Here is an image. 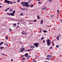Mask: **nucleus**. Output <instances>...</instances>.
I'll use <instances>...</instances> for the list:
<instances>
[{
	"instance_id": "f257e3e1",
	"label": "nucleus",
	"mask_w": 62,
	"mask_h": 62,
	"mask_svg": "<svg viewBox=\"0 0 62 62\" xmlns=\"http://www.w3.org/2000/svg\"><path fill=\"white\" fill-rule=\"evenodd\" d=\"M47 42V45L48 46H49V45H51V42H50V41H51V39H48L46 40Z\"/></svg>"
},
{
	"instance_id": "f03ea898",
	"label": "nucleus",
	"mask_w": 62,
	"mask_h": 62,
	"mask_svg": "<svg viewBox=\"0 0 62 62\" xmlns=\"http://www.w3.org/2000/svg\"><path fill=\"white\" fill-rule=\"evenodd\" d=\"M28 4H24L23 5V7H26L27 8H29V7H30V5H29Z\"/></svg>"
},
{
	"instance_id": "7ed1b4c3",
	"label": "nucleus",
	"mask_w": 62,
	"mask_h": 62,
	"mask_svg": "<svg viewBox=\"0 0 62 62\" xmlns=\"http://www.w3.org/2000/svg\"><path fill=\"white\" fill-rule=\"evenodd\" d=\"M24 49H25L24 48H20V50H19V52L22 53V52H23V50H24Z\"/></svg>"
},
{
	"instance_id": "20e7f679",
	"label": "nucleus",
	"mask_w": 62,
	"mask_h": 62,
	"mask_svg": "<svg viewBox=\"0 0 62 62\" xmlns=\"http://www.w3.org/2000/svg\"><path fill=\"white\" fill-rule=\"evenodd\" d=\"M46 57L49 59V60L52 58V56L50 55H48L46 56Z\"/></svg>"
},
{
	"instance_id": "39448f33",
	"label": "nucleus",
	"mask_w": 62,
	"mask_h": 62,
	"mask_svg": "<svg viewBox=\"0 0 62 62\" xmlns=\"http://www.w3.org/2000/svg\"><path fill=\"white\" fill-rule=\"evenodd\" d=\"M5 2H6V3H8V4H9L10 3V1H7L6 0L5 1Z\"/></svg>"
},
{
	"instance_id": "423d86ee",
	"label": "nucleus",
	"mask_w": 62,
	"mask_h": 62,
	"mask_svg": "<svg viewBox=\"0 0 62 62\" xmlns=\"http://www.w3.org/2000/svg\"><path fill=\"white\" fill-rule=\"evenodd\" d=\"M25 55V57H28V54L27 53H26Z\"/></svg>"
},
{
	"instance_id": "0eeeda50",
	"label": "nucleus",
	"mask_w": 62,
	"mask_h": 62,
	"mask_svg": "<svg viewBox=\"0 0 62 62\" xmlns=\"http://www.w3.org/2000/svg\"><path fill=\"white\" fill-rule=\"evenodd\" d=\"M16 23H14L13 25V27H15L16 26Z\"/></svg>"
},
{
	"instance_id": "6e6552de",
	"label": "nucleus",
	"mask_w": 62,
	"mask_h": 62,
	"mask_svg": "<svg viewBox=\"0 0 62 62\" xmlns=\"http://www.w3.org/2000/svg\"><path fill=\"white\" fill-rule=\"evenodd\" d=\"M43 20H42L40 22V24L41 25H42V24H43Z\"/></svg>"
},
{
	"instance_id": "1a4fd4ad",
	"label": "nucleus",
	"mask_w": 62,
	"mask_h": 62,
	"mask_svg": "<svg viewBox=\"0 0 62 62\" xmlns=\"http://www.w3.org/2000/svg\"><path fill=\"white\" fill-rule=\"evenodd\" d=\"M46 7H44L43 8H42V10H45V9H46Z\"/></svg>"
},
{
	"instance_id": "9d476101",
	"label": "nucleus",
	"mask_w": 62,
	"mask_h": 62,
	"mask_svg": "<svg viewBox=\"0 0 62 62\" xmlns=\"http://www.w3.org/2000/svg\"><path fill=\"white\" fill-rule=\"evenodd\" d=\"M9 11H10V12H11V11H13V9L12 8L10 9L9 10Z\"/></svg>"
},
{
	"instance_id": "9b49d317",
	"label": "nucleus",
	"mask_w": 62,
	"mask_h": 62,
	"mask_svg": "<svg viewBox=\"0 0 62 62\" xmlns=\"http://www.w3.org/2000/svg\"><path fill=\"white\" fill-rule=\"evenodd\" d=\"M11 16H14V14L13 13H11Z\"/></svg>"
},
{
	"instance_id": "f8f14e48",
	"label": "nucleus",
	"mask_w": 62,
	"mask_h": 62,
	"mask_svg": "<svg viewBox=\"0 0 62 62\" xmlns=\"http://www.w3.org/2000/svg\"><path fill=\"white\" fill-rule=\"evenodd\" d=\"M38 44H39V43H35V44H33L34 45V46H36Z\"/></svg>"
},
{
	"instance_id": "ddd939ff",
	"label": "nucleus",
	"mask_w": 62,
	"mask_h": 62,
	"mask_svg": "<svg viewBox=\"0 0 62 62\" xmlns=\"http://www.w3.org/2000/svg\"><path fill=\"white\" fill-rule=\"evenodd\" d=\"M3 43H4V42H0V46L2 45V44H3Z\"/></svg>"
},
{
	"instance_id": "4468645a",
	"label": "nucleus",
	"mask_w": 62,
	"mask_h": 62,
	"mask_svg": "<svg viewBox=\"0 0 62 62\" xmlns=\"http://www.w3.org/2000/svg\"><path fill=\"white\" fill-rule=\"evenodd\" d=\"M33 62H36V60L35 59H33Z\"/></svg>"
},
{
	"instance_id": "2eb2a0df",
	"label": "nucleus",
	"mask_w": 62,
	"mask_h": 62,
	"mask_svg": "<svg viewBox=\"0 0 62 62\" xmlns=\"http://www.w3.org/2000/svg\"><path fill=\"white\" fill-rule=\"evenodd\" d=\"M23 4H28V2L27 3V2H23Z\"/></svg>"
},
{
	"instance_id": "dca6fc26",
	"label": "nucleus",
	"mask_w": 62,
	"mask_h": 62,
	"mask_svg": "<svg viewBox=\"0 0 62 62\" xmlns=\"http://www.w3.org/2000/svg\"><path fill=\"white\" fill-rule=\"evenodd\" d=\"M24 15L23 13H21V14H20V16H23Z\"/></svg>"
},
{
	"instance_id": "f3484780",
	"label": "nucleus",
	"mask_w": 62,
	"mask_h": 62,
	"mask_svg": "<svg viewBox=\"0 0 62 62\" xmlns=\"http://www.w3.org/2000/svg\"><path fill=\"white\" fill-rule=\"evenodd\" d=\"M21 9L23 11L24 10H25V9H24L22 8H21Z\"/></svg>"
},
{
	"instance_id": "a211bd4d",
	"label": "nucleus",
	"mask_w": 62,
	"mask_h": 62,
	"mask_svg": "<svg viewBox=\"0 0 62 62\" xmlns=\"http://www.w3.org/2000/svg\"><path fill=\"white\" fill-rule=\"evenodd\" d=\"M57 12H58V14H59V13H60V12H59V10H57Z\"/></svg>"
},
{
	"instance_id": "6ab92c4d",
	"label": "nucleus",
	"mask_w": 62,
	"mask_h": 62,
	"mask_svg": "<svg viewBox=\"0 0 62 62\" xmlns=\"http://www.w3.org/2000/svg\"><path fill=\"white\" fill-rule=\"evenodd\" d=\"M30 5L31 6L34 7V5L33 4H30Z\"/></svg>"
},
{
	"instance_id": "aec40b11",
	"label": "nucleus",
	"mask_w": 62,
	"mask_h": 62,
	"mask_svg": "<svg viewBox=\"0 0 62 62\" xmlns=\"http://www.w3.org/2000/svg\"><path fill=\"white\" fill-rule=\"evenodd\" d=\"M44 39V37H42L41 38V40H42V39Z\"/></svg>"
},
{
	"instance_id": "412c9836",
	"label": "nucleus",
	"mask_w": 62,
	"mask_h": 62,
	"mask_svg": "<svg viewBox=\"0 0 62 62\" xmlns=\"http://www.w3.org/2000/svg\"><path fill=\"white\" fill-rule=\"evenodd\" d=\"M9 30H10V32H11V31H12V29H11L10 28H9Z\"/></svg>"
},
{
	"instance_id": "4be33fe9",
	"label": "nucleus",
	"mask_w": 62,
	"mask_h": 62,
	"mask_svg": "<svg viewBox=\"0 0 62 62\" xmlns=\"http://www.w3.org/2000/svg\"><path fill=\"white\" fill-rule=\"evenodd\" d=\"M37 16L38 18V19H40V17H39V15H38Z\"/></svg>"
},
{
	"instance_id": "5701e85b",
	"label": "nucleus",
	"mask_w": 62,
	"mask_h": 62,
	"mask_svg": "<svg viewBox=\"0 0 62 62\" xmlns=\"http://www.w3.org/2000/svg\"><path fill=\"white\" fill-rule=\"evenodd\" d=\"M43 32L44 33H46V32H47V31L46 30H44L43 31Z\"/></svg>"
},
{
	"instance_id": "b1692460",
	"label": "nucleus",
	"mask_w": 62,
	"mask_h": 62,
	"mask_svg": "<svg viewBox=\"0 0 62 62\" xmlns=\"http://www.w3.org/2000/svg\"><path fill=\"white\" fill-rule=\"evenodd\" d=\"M10 3L11 4H12L13 3V2H12V1H10Z\"/></svg>"
},
{
	"instance_id": "393cba45",
	"label": "nucleus",
	"mask_w": 62,
	"mask_h": 62,
	"mask_svg": "<svg viewBox=\"0 0 62 62\" xmlns=\"http://www.w3.org/2000/svg\"><path fill=\"white\" fill-rule=\"evenodd\" d=\"M4 47H0V49L1 50H2V48H4Z\"/></svg>"
},
{
	"instance_id": "a878e982",
	"label": "nucleus",
	"mask_w": 62,
	"mask_h": 62,
	"mask_svg": "<svg viewBox=\"0 0 62 62\" xmlns=\"http://www.w3.org/2000/svg\"><path fill=\"white\" fill-rule=\"evenodd\" d=\"M15 12V10H14L13 11V13L14 14V13Z\"/></svg>"
},
{
	"instance_id": "bb28decb",
	"label": "nucleus",
	"mask_w": 62,
	"mask_h": 62,
	"mask_svg": "<svg viewBox=\"0 0 62 62\" xmlns=\"http://www.w3.org/2000/svg\"><path fill=\"white\" fill-rule=\"evenodd\" d=\"M48 1H49V2H52V0H49Z\"/></svg>"
},
{
	"instance_id": "cd10ccee",
	"label": "nucleus",
	"mask_w": 62,
	"mask_h": 62,
	"mask_svg": "<svg viewBox=\"0 0 62 62\" xmlns=\"http://www.w3.org/2000/svg\"><path fill=\"white\" fill-rule=\"evenodd\" d=\"M5 39L6 40L8 39V37H5Z\"/></svg>"
},
{
	"instance_id": "c85d7f7f",
	"label": "nucleus",
	"mask_w": 62,
	"mask_h": 62,
	"mask_svg": "<svg viewBox=\"0 0 62 62\" xmlns=\"http://www.w3.org/2000/svg\"><path fill=\"white\" fill-rule=\"evenodd\" d=\"M53 16H54V15H52L50 16V17L51 18H53Z\"/></svg>"
},
{
	"instance_id": "c756f323",
	"label": "nucleus",
	"mask_w": 62,
	"mask_h": 62,
	"mask_svg": "<svg viewBox=\"0 0 62 62\" xmlns=\"http://www.w3.org/2000/svg\"><path fill=\"white\" fill-rule=\"evenodd\" d=\"M39 43L38 44L36 45V48H37V47H38V45H39Z\"/></svg>"
},
{
	"instance_id": "7c9ffc66",
	"label": "nucleus",
	"mask_w": 62,
	"mask_h": 62,
	"mask_svg": "<svg viewBox=\"0 0 62 62\" xmlns=\"http://www.w3.org/2000/svg\"><path fill=\"white\" fill-rule=\"evenodd\" d=\"M46 59L47 60H50V59L49 58H46V59Z\"/></svg>"
},
{
	"instance_id": "2f4dec72",
	"label": "nucleus",
	"mask_w": 62,
	"mask_h": 62,
	"mask_svg": "<svg viewBox=\"0 0 62 62\" xmlns=\"http://www.w3.org/2000/svg\"><path fill=\"white\" fill-rule=\"evenodd\" d=\"M36 21H37V20H34V22L35 23Z\"/></svg>"
},
{
	"instance_id": "473e14b6",
	"label": "nucleus",
	"mask_w": 62,
	"mask_h": 62,
	"mask_svg": "<svg viewBox=\"0 0 62 62\" xmlns=\"http://www.w3.org/2000/svg\"><path fill=\"white\" fill-rule=\"evenodd\" d=\"M56 48H58L59 47V46L58 45H57L56 46Z\"/></svg>"
},
{
	"instance_id": "72a5a7b5",
	"label": "nucleus",
	"mask_w": 62,
	"mask_h": 62,
	"mask_svg": "<svg viewBox=\"0 0 62 62\" xmlns=\"http://www.w3.org/2000/svg\"><path fill=\"white\" fill-rule=\"evenodd\" d=\"M52 48H53V46H52L51 47H50L49 49H52Z\"/></svg>"
},
{
	"instance_id": "f704fd0d",
	"label": "nucleus",
	"mask_w": 62,
	"mask_h": 62,
	"mask_svg": "<svg viewBox=\"0 0 62 62\" xmlns=\"http://www.w3.org/2000/svg\"><path fill=\"white\" fill-rule=\"evenodd\" d=\"M22 34H23V35L24 34V33H23V31H22Z\"/></svg>"
},
{
	"instance_id": "c9c22d12",
	"label": "nucleus",
	"mask_w": 62,
	"mask_h": 62,
	"mask_svg": "<svg viewBox=\"0 0 62 62\" xmlns=\"http://www.w3.org/2000/svg\"><path fill=\"white\" fill-rule=\"evenodd\" d=\"M21 4H22V5H23V4H24L23 3V2H22L21 3Z\"/></svg>"
},
{
	"instance_id": "e433bc0d",
	"label": "nucleus",
	"mask_w": 62,
	"mask_h": 62,
	"mask_svg": "<svg viewBox=\"0 0 62 62\" xmlns=\"http://www.w3.org/2000/svg\"><path fill=\"white\" fill-rule=\"evenodd\" d=\"M54 40L52 41V45H54V42H53Z\"/></svg>"
},
{
	"instance_id": "4c0bfd02",
	"label": "nucleus",
	"mask_w": 62,
	"mask_h": 62,
	"mask_svg": "<svg viewBox=\"0 0 62 62\" xmlns=\"http://www.w3.org/2000/svg\"><path fill=\"white\" fill-rule=\"evenodd\" d=\"M30 48H33V46H30Z\"/></svg>"
},
{
	"instance_id": "58836bf2",
	"label": "nucleus",
	"mask_w": 62,
	"mask_h": 62,
	"mask_svg": "<svg viewBox=\"0 0 62 62\" xmlns=\"http://www.w3.org/2000/svg\"><path fill=\"white\" fill-rule=\"evenodd\" d=\"M22 59H23V60H25V58H22Z\"/></svg>"
},
{
	"instance_id": "ea45409f",
	"label": "nucleus",
	"mask_w": 62,
	"mask_h": 62,
	"mask_svg": "<svg viewBox=\"0 0 62 62\" xmlns=\"http://www.w3.org/2000/svg\"><path fill=\"white\" fill-rule=\"evenodd\" d=\"M31 57V56L30 55H29V56L28 57V58H29L30 57Z\"/></svg>"
},
{
	"instance_id": "a19ab883",
	"label": "nucleus",
	"mask_w": 62,
	"mask_h": 62,
	"mask_svg": "<svg viewBox=\"0 0 62 62\" xmlns=\"http://www.w3.org/2000/svg\"><path fill=\"white\" fill-rule=\"evenodd\" d=\"M27 51H28V52L29 51H31V50H30H30H27Z\"/></svg>"
},
{
	"instance_id": "79ce46f5",
	"label": "nucleus",
	"mask_w": 62,
	"mask_h": 62,
	"mask_svg": "<svg viewBox=\"0 0 62 62\" xmlns=\"http://www.w3.org/2000/svg\"><path fill=\"white\" fill-rule=\"evenodd\" d=\"M5 45H6L7 46H8V44H5Z\"/></svg>"
},
{
	"instance_id": "37998d69",
	"label": "nucleus",
	"mask_w": 62,
	"mask_h": 62,
	"mask_svg": "<svg viewBox=\"0 0 62 62\" xmlns=\"http://www.w3.org/2000/svg\"><path fill=\"white\" fill-rule=\"evenodd\" d=\"M19 27V25H18L17 26V27H16V28H17L18 27Z\"/></svg>"
},
{
	"instance_id": "c03bdc74",
	"label": "nucleus",
	"mask_w": 62,
	"mask_h": 62,
	"mask_svg": "<svg viewBox=\"0 0 62 62\" xmlns=\"http://www.w3.org/2000/svg\"><path fill=\"white\" fill-rule=\"evenodd\" d=\"M41 28H40V33H41Z\"/></svg>"
},
{
	"instance_id": "a18cd8bd",
	"label": "nucleus",
	"mask_w": 62,
	"mask_h": 62,
	"mask_svg": "<svg viewBox=\"0 0 62 62\" xmlns=\"http://www.w3.org/2000/svg\"><path fill=\"white\" fill-rule=\"evenodd\" d=\"M17 2H18V3H19V2H20V0H18Z\"/></svg>"
},
{
	"instance_id": "49530a36",
	"label": "nucleus",
	"mask_w": 62,
	"mask_h": 62,
	"mask_svg": "<svg viewBox=\"0 0 62 62\" xmlns=\"http://www.w3.org/2000/svg\"><path fill=\"white\" fill-rule=\"evenodd\" d=\"M1 54L2 55H5V54L3 53L2 54Z\"/></svg>"
},
{
	"instance_id": "de8ad7c7",
	"label": "nucleus",
	"mask_w": 62,
	"mask_h": 62,
	"mask_svg": "<svg viewBox=\"0 0 62 62\" xmlns=\"http://www.w3.org/2000/svg\"><path fill=\"white\" fill-rule=\"evenodd\" d=\"M11 15V13H9L8 14V15Z\"/></svg>"
},
{
	"instance_id": "09e8293b",
	"label": "nucleus",
	"mask_w": 62,
	"mask_h": 62,
	"mask_svg": "<svg viewBox=\"0 0 62 62\" xmlns=\"http://www.w3.org/2000/svg\"><path fill=\"white\" fill-rule=\"evenodd\" d=\"M43 43H45V40H43Z\"/></svg>"
},
{
	"instance_id": "8fccbe9b",
	"label": "nucleus",
	"mask_w": 62,
	"mask_h": 62,
	"mask_svg": "<svg viewBox=\"0 0 62 62\" xmlns=\"http://www.w3.org/2000/svg\"><path fill=\"white\" fill-rule=\"evenodd\" d=\"M38 3L39 4H41V2H38Z\"/></svg>"
},
{
	"instance_id": "3c124183",
	"label": "nucleus",
	"mask_w": 62,
	"mask_h": 62,
	"mask_svg": "<svg viewBox=\"0 0 62 62\" xmlns=\"http://www.w3.org/2000/svg\"><path fill=\"white\" fill-rule=\"evenodd\" d=\"M9 8H7V10H8V9H9Z\"/></svg>"
},
{
	"instance_id": "603ef678",
	"label": "nucleus",
	"mask_w": 62,
	"mask_h": 62,
	"mask_svg": "<svg viewBox=\"0 0 62 62\" xmlns=\"http://www.w3.org/2000/svg\"><path fill=\"white\" fill-rule=\"evenodd\" d=\"M56 39H57V40H59V38H56Z\"/></svg>"
},
{
	"instance_id": "864d4df0",
	"label": "nucleus",
	"mask_w": 62,
	"mask_h": 62,
	"mask_svg": "<svg viewBox=\"0 0 62 62\" xmlns=\"http://www.w3.org/2000/svg\"><path fill=\"white\" fill-rule=\"evenodd\" d=\"M60 35V34H59V36H57V38H59V35Z\"/></svg>"
},
{
	"instance_id": "5fc2aeb1",
	"label": "nucleus",
	"mask_w": 62,
	"mask_h": 62,
	"mask_svg": "<svg viewBox=\"0 0 62 62\" xmlns=\"http://www.w3.org/2000/svg\"><path fill=\"white\" fill-rule=\"evenodd\" d=\"M5 11H8V10H7V9H6L5 10Z\"/></svg>"
},
{
	"instance_id": "6e6d98bb",
	"label": "nucleus",
	"mask_w": 62,
	"mask_h": 62,
	"mask_svg": "<svg viewBox=\"0 0 62 62\" xmlns=\"http://www.w3.org/2000/svg\"><path fill=\"white\" fill-rule=\"evenodd\" d=\"M35 56V57H39V56H38V55H37Z\"/></svg>"
},
{
	"instance_id": "4d7b16f0",
	"label": "nucleus",
	"mask_w": 62,
	"mask_h": 62,
	"mask_svg": "<svg viewBox=\"0 0 62 62\" xmlns=\"http://www.w3.org/2000/svg\"><path fill=\"white\" fill-rule=\"evenodd\" d=\"M32 48H35V47H35V46H32Z\"/></svg>"
},
{
	"instance_id": "13d9d810",
	"label": "nucleus",
	"mask_w": 62,
	"mask_h": 62,
	"mask_svg": "<svg viewBox=\"0 0 62 62\" xmlns=\"http://www.w3.org/2000/svg\"><path fill=\"white\" fill-rule=\"evenodd\" d=\"M46 26L48 27H49V26L48 25H46Z\"/></svg>"
},
{
	"instance_id": "bf43d9fd",
	"label": "nucleus",
	"mask_w": 62,
	"mask_h": 62,
	"mask_svg": "<svg viewBox=\"0 0 62 62\" xmlns=\"http://www.w3.org/2000/svg\"><path fill=\"white\" fill-rule=\"evenodd\" d=\"M30 24H33V23H30Z\"/></svg>"
},
{
	"instance_id": "052dcab7",
	"label": "nucleus",
	"mask_w": 62,
	"mask_h": 62,
	"mask_svg": "<svg viewBox=\"0 0 62 62\" xmlns=\"http://www.w3.org/2000/svg\"><path fill=\"white\" fill-rule=\"evenodd\" d=\"M13 3L15 4V3H16V2H13Z\"/></svg>"
},
{
	"instance_id": "680f3d73",
	"label": "nucleus",
	"mask_w": 62,
	"mask_h": 62,
	"mask_svg": "<svg viewBox=\"0 0 62 62\" xmlns=\"http://www.w3.org/2000/svg\"><path fill=\"white\" fill-rule=\"evenodd\" d=\"M25 56V55H23L22 56L23 57V56Z\"/></svg>"
},
{
	"instance_id": "e2e57ef3",
	"label": "nucleus",
	"mask_w": 62,
	"mask_h": 62,
	"mask_svg": "<svg viewBox=\"0 0 62 62\" xmlns=\"http://www.w3.org/2000/svg\"><path fill=\"white\" fill-rule=\"evenodd\" d=\"M23 46H22V48H23Z\"/></svg>"
},
{
	"instance_id": "0e129e2a",
	"label": "nucleus",
	"mask_w": 62,
	"mask_h": 62,
	"mask_svg": "<svg viewBox=\"0 0 62 62\" xmlns=\"http://www.w3.org/2000/svg\"><path fill=\"white\" fill-rule=\"evenodd\" d=\"M19 42H20V43L21 44H22V42H21L19 41Z\"/></svg>"
},
{
	"instance_id": "69168bd1",
	"label": "nucleus",
	"mask_w": 62,
	"mask_h": 62,
	"mask_svg": "<svg viewBox=\"0 0 62 62\" xmlns=\"http://www.w3.org/2000/svg\"><path fill=\"white\" fill-rule=\"evenodd\" d=\"M26 9V10H27V11H28V9Z\"/></svg>"
},
{
	"instance_id": "338daca9",
	"label": "nucleus",
	"mask_w": 62,
	"mask_h": 62,
	"mask_svg": "<svg viewBox=\"0 0 62 62\" xmlns=\"http://www.w3.org/2000/svg\"><path fill=\"white\" fill-rule=\"evenodd\" d=\"M61 22H62V19L60 21Z\"/></svg>"
},
{
	"instance_id": "774afa93",
	"label": "nucleus",
	"mask_w": 62,
	"mask_h": 62,
	"mask_svg": "<svg viewBox=\"0 0 62 62\" xmlns=\"http://www.w3.org/2000/svg\"><path fill=\"white\" fill-rule=\"evenodd\" d=\"M11 61H13V59H11Z\"/></svg>"
}]
</instances>
